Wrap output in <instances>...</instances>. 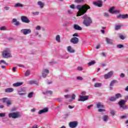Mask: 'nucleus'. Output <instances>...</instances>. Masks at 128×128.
I'll return each mask as SVG.
<instances>
[{
  "label": "nucleus",
  "mask_w": 128,
  "mask_h": 128,
  "mask_svg": "<svg viewBox=\"0 0 128 128\" xmlns=\"http://www.w3.org/2000/svg\"><path fill=\"white\" fill-rule=\"evenodd\" d=\"M86 92H82V96H86Z\"/></svg>",
  "instance_id": "60"
},
{
  "label": "nucleus",
  "mask_w": 128,
  "mask_h": 128,
  "mask_svg": "<svg viewBox=\"0 0 128 128\" xmlns=\"http://www.w3.org/2000/svg\"><path fill=\"white\" fill-rule=\"evenodd\" d=\"M67 50H68V52H70V54H74L75 52L74 50H73L72 48V46H68L67 48Z\"/></svg>",
  "instance_id": "22"
},
{
  "label": "nucleus",
  "mask_w": 128,
  "mask_h": 128,
  "mask_svg": "<svg viewBox=\"0 0 128 128\" xmlns=\"http://www.w3.org/2000/svg\"><path fill=\"white\" fill-rule=\"evenodd\" d=\"M12 22H16L14 24L15 26H20V22L16 20V18H13L12 20Z\"/></svg>",
  "instance_id": "30"
},
{
  "label": "nucleus",
  "mask_w": 128,
  "mask_h": 128,
  "mask_svg": "<svg viewBox=\"0 0 128 128\" xmlns=\"http://www.w3.org/2000/svg\"><path fill=\"white\" fill-rule=\"evenodd\" d=\"M74 28L76 30H82V28L78 24H74Z\"/></svg>",
  "instance_id": "23"
},
{
  "label": "nucleus",
  "mask_w": 128,
  "mask_h": 128,
  "mask_svg": "<svg viewBox=\"0 0 128 128\" xmlns=\"http://www.w3.org/2000/svg\"><path fill=\"white\" fill-rule=\"evenodd\" d=\"M79 98H80L78 100V102H84L86 100H88V96H82L80 95Z\"/></svg>",
  "instance_id": "15"
},
{
  "label": "nucleus",
  "mask_w": 128,
  "mask_h": 128,
  "mask_svg": "<svg viewBox=\"0 0 128 128\" xmlns=\"http://www.w3.org/2000/svg\"><path fill=\"white\" fill-rule=\"evenodd\" d=\"M15 8H24V4L20 3H16L14 5Z\"/></svg>",
  "instance_id": "27"
},
{
  "label": "nucleus",
  "mask_w": 128,
  "mask_h": 128,
  "mask_svg": "<svg viewBox=\"0 0 128 128\" xmlns=\"http://www.w3.org/2000/svg\"><path fill=\"white\" fill-rule=\"evenodd\" d=\"M69 126L70 128H75L78 126V122L74 121V122H71L69 123Z\"/></svg>",
  "instance_id": "13"
},
{
  "label": "nucleus",
  "mask_w": 128,
  "mask_h": 128,
  "mask_svg": "<svg viewBox=\"0 0 128 128\" xmlns=\"http://www.w3.org/2000/svg\"><path fill=\"white\" fill-rule=\"evenodd\" d=\"M110 114L112 116H114L116 114V111L114 110H110Z\"/></svg>",
  "instance_id": "42"
},
{
  "label": "nucleus",
  "mask_w": 128,
  "mask_h": 128,
  "mask_svg": "<svg viewBox=\"0 0 128 128\" xmlns=\"http://www.w3.org/2000/svg\"><path fill=\"white\" fill-rule=\"evenodd\" d=\"M106 40L107 44H112L113 42L112 40L110 38H106Z\"/></svg>",
  "instance_id": "28"
},
{
  "label": "nucleus",
  "mask_w": 128,
  "mask_h": 128,
  "mask_svg": "<svg viewBox=\"0 0 128 128\" xmlns=\"http://www.w3.org/2000/svg\"><path fill=\"white\" fill-rule=\"evenodd\" d=\"M93 4L94 6H98V8H102V0H98L96 2H93Z\"/></svg>",
  "instance_id": "10"
},
{
  "label": "nucleus",
  "mask_w": 128,
  "mask_h": 128,
  "mask_svg": "<svg viewBox=\"0 0 128 128\" xmlns=\"http://www.w3.org/2000/svg\"><path fill=\"white\" fill-rule=\"evenodd\" d=\"M83 19L84 20L83 24L86 26H90L91 24H92V20L90 18L87 16V15H84L83 16Z\"/></svg>",
  "instance_id": "3"
},
{
  "label": "nucleus",
  "mask_w": 128,
  "mask_h": 128,
  "mask_svg": "<svg viewBox=\"0 0 128 128\" xmlns=\"http://www.w3.org/2000/svg\"><path fill=\"white\" fill-rule=\"evenodd\" d=\"M109 100H110V102H114L115 100H116V97H110L109 98Z\"/></svg>",
  "instance_id": "39"
},
{
  "label": "nucleus",
  "mask_w": 128,
  "mask_h": 128,
  "mask_svg": "<svg viewBox=\"0 0 128 128\" xmlns=\"http://www.w3.org/2000/svg\"><path fill=\"white\" fill-rule=\"evenodd\" d=\"M64 98H70V94L64 95Z\"/></svg>",
  "instance_id": "54"
},
{
  "label": "nucleus",
  "mask_w": 128,
  "mask_h": 128,
  "mask_svg": "<svg viewBox=\"0 0 128 128\" xmlns=\"http://www.w3.org/2000/svg\"><path fill=\"white\" fill-rule=\"evenodd\" d=\"M68 13H69L70 14H72V11L71 10H68Z\"/></svg>",
  "instance_id": "63"
},
{
  "label": "nucleus",
  "mask_w": 128,
  "mask_h": 128,
  "mask_svg": "<svg viewBox=\"0 0 128 128\" xmlns=\"http://www.w3.org/2000/svg\"><path fill=\"white\" fill-rule=\"evenodd\" d=\"M31 112H36V108H34L32 109Z\"/></svg>",
  "instance_id": "62"
},
{
  "label": "nucleus",
  "mask_w": 128,
  "mask_h": 128,
  "mask_svg": "<svg viewBox=\"0 0 128 128\" xmlns=\"http://www.w3.org/2000/svg\"><path fill=\"white\" fill-rule=\"evenodd\" d=\"M102 119L103 121H104L105 122H108V115H104Z\"/></svg>",
  "instance_id": "25"
},
{
  "label": "nucleus",
  "mask_w": 128,
  "mask_h": 128,
  "mask_svg": "<svg viewBox=\"0 0 128 128\" xmlns=\"http://www.w3.org/2000/svg\"><path fill=\"white\" fill-rule=\"evenodd\" d=\"M4 64L8 65V63H6L4 60H1L0 61V64Z\"/></svg>",
  "instance_id": "44"
},
{
  "label": "nucleus",
  "mask_w": 128,
  "mask_h": 128,
  "mask_svg": "<svg viewBox=\"0 0 128 128\" xmlns=\"http://www.w3.org/2000/svg\"><path fill=\"white\" fill-rule=\"evenodd\" d=\"M72 36H77V37H79L80 36H78V33H74L73 35Z\"/></svg>",
  "instance_id": "57"
},
{
  "label": "nucleus",
  "mask_w": 128,
  "mask_h": 128,
  "mask_svg": "<svg viewBox=\"0 0 128 128\" xmlns=\"http://www.w3.org/2000/svg\"><path fill=\"white\" fill-rule=\"evenodd\" d=\"M30 74V70H27L24 74L25 76H28Z\"/></svg>",
  "instance_id": "34"
},
{
  "label": "nucleus",
  "mask_w": 128,
  "mask_h": 128,
  "mask_svg": "<svg viewBox=\"0 0 128 128\" xmlns=\"http://www.w3.org/2000/svg\"><path fill=\"white\" fill-rule=\"evenodd\" d=\"M20 32L24 36H28V34H32V30L30 28L22 29L20 30Z\"/></svg>",
  "instance_id": "7"
},
{
  "label": "nucleus",
  "mask_w": 128,
  "mask_h": 128,
  "mask_svg": "<svg viewBox=\"0 0 128 128\" xmlns=\"http://www.w3.org/2000/svg\"><path fill=\"white\" fill-rule=\"evenodd\" d=\"M41 29H42V28L40 26H37L36 27V30H40Z\"/></svg>",
  "instance_id": "49"
},
{
  "label": "nucleus",
  "mask_w": 128,
  "mask_h": 128,
  "mask_svg": "<svg viewBox=\"0 0 128 128\" xmlns=\"http://www.w3.org/2000/svg\"><path fill=\"white\" fill-rule=\"evenodd\" d=\"M11 104H12V101L8 100L6 102V106H10Z\"/></svg>",
  "instance_id": "41"
},
{
  "label": "nucleus",
  "mask_w": 128,
  "mask_h": 128,
  "mask_svg": "<svg viewBox=\"0 0 128 128\" xmlns=\"http://www.w3.org/2000/svg\"><path fill=\"white\" fill-rule=\"evenodd\" d=\"M96 108H99V110H98L99 112H106V110L104 109V106L102 102L97 103Z\"/></svg>",
  "instance_id": "6"
},
{
  "label": "nucleus",
  "mask_w": 128,
  "mask_h": 128,
  "mask_svg": "<svg viewBox=\"0 0 128 128\" xmlns=\"http://www.w3.org/2000/svg\"><path fill=\"white\" fill-rule=\"evenodd\" d=\"M122 26V24H118V25H116L115 26V30H120Z\"/></svg>",
  "instance_id": "26"
},
{
  "label": "nucleus",
  "mask_w": 128,
  "mask_h": 128,
  "mask_svg": "<svg viewBox=\"0 0 128 128\" xmlns=\"http://www.w3.org/2000/svg\"><path fill=\"white\" fill-rule=\"evenodd\" d=\"M94 64H96V62L94 60H92L88 63V66H93Z\"/></svg>",
  "instance_id": "37"
},
{
  "label": "nucleus",
  "mask_w": 128,
  "mask_h": 128,
  "mask_svg": "<svg viewBox=\"0 0 128 128\" xmlns=\"http://www.w3.org/2000/svg\"><path fill=\"white\" fill-rule=\"evenodd\" d=\"M116 18H124V19L128 18V14H120L119 15L116 16Z\"/></svg>",
  "instance_id": "17"
},
{
  "label": "nucleus",
  "mask_w": 128,
  "mask_h": 128,
  "mask_svg": "<svg viewBox=\"0 0 128 128\" xmlns=\"http://www.w3.org/2000/svg\"><path fill=\"white\" fill-rule=\"evenodd\" d=\"M122 94L120 93H118L115 95V98H116V100H118L120 98Z\"/></svg>",
  "instance_id": "36"
},
{
  "label": "nucleus",
  "mask_w": 128,
  "mask_h": 128,
  "mask_svg": "<svg viewBox=\"0 0 128 128\" xmlns=\"http://www.w3.org/2000/svg\"><path fill=\"white\" fill-rule=\"evenodd\" d=\"M76 94H72V96H70V98H71L72 100H76Z\"/></svg>",
  "instance_id": "40"
},
{
  "label": "nucleus",
  "mask_w": 128,
  "mask_h": 128,
  "mask_svg": "<svg viewBox=\"0 0 128 128\" xmlns=\"http://www.w3.org/2000/svg\"><path fill=\"white\" fill-rule=\"evenodd\" d=\"M120 76L122 78H126V74H124V73H121L120 75Z\"/></svg>",
  "instance_id": "46"
},
{
  "label": "nucleus",
  "mask_w": 128,
  "mask_h": 128,
  "mask_svg": "<svg viewBox=\"0 0 128 128\" xmlns=\"http://www.w3.org/2000/svg\"><path fill=\"white\" fill-rule=\"evenodd\" d=\"M102 86V83H96L94 84V88H100Z\"/></svg>",
  "instance_id": "32"
},
{
  "label": "nucleus",
  "mask_w": 128,
  "mask_h": 128,
  "mask_svg": "<svg viewBox=\"0 0 128 128\" xmlns=\"http://www.w3.org/2000/svg\"><path fill=\"white\" fill-rule=\"evenodd\" d=\"M119 38H120V40H124L125 38L124 36V35L119 36Z\"/></svg>",
  "instance_id": "55"
},
{
  "label": "nucleus",
  "mask_w": 128,
  "mask_h": 128,
  "mask_svg": "<svg viewBox=\"0 0 128 128\" xmlns=\"http://www.w3.org/2000/svg\"><path fill=\"white\" fill-rule=\"evenodd\" d=\"M44 94L46 96H52V90H47L43 92Z\"/></svg>",
  "instance_id": "21"
},
{
  "label": "nucleus",
  "mask_w": 128,
  "mask_h": 128,
  "mask_svg": "<svg viewBox=\"0 0 128 128\" xmlns=\"http://www.w3.org/2000/svg\"><path fill=\"white\" fill-rule=\"evenodd\" d=\"M48 72H50V70H48L46 68L43 69L42 76H39L40 78L42 79V78H46V76L48 74Z\"/></svg>",
  "instance_id": "8"
},
{
  "label": "nucleus",
  "mask_w": 128,
  "mask_h": 128,
  "mask_svg": "<svg viewBox=\"0 0 128 128\" xmlns=\"http://www.w3.org/2000/svg\"><path fill=\"white\" fill-rule=\"evenodd\" d=\"M37 4L39 6L40 8H44V3L42 2V1H38Z\"/></svg>",
  "instance_id": "19"
},
{
  "label": "nucleus",
  "mask_w": 128,
  "mask_h": 128,
  "mask_svg": "<svg viewBox=\"0 0 128 128\" xmlns=\"http://www.w3.org/2000/svg\"><path fill=\"white\" fill-rule=\"evenodd\" d=\"M114 7H112L110 10H109V12H110V14H114Z\"/></svg>",
  "instance_id": "33"
},
{
  "label": "nucleus",
  "mask_w": 128,
  "mask_h": 128,
  "mask_svg": "<svg viewBox=\"0 0 128 128\" xmlns=\"http://www.w3.org/2000/svg\"><path fill=\"white\" fill-rule=\"evenodd\" d=\"M34 96V92H30L28 94V98H32Z\"/></svg>",
  "instance_id": "35"
},
{
  "label": "nucleus",
  "mask_w": 128,
  "mask_h": 128,
  "mask_svg": "<svg viewBox=\"0 0 128 128\" xmlns=\"http://www.w3.org/2000/svg\"><path fill=\"white\" fill-rule=\"evenodd\" d=\"M112 74H114V71H110L109 72L104 75V78H105V80H108V78H110L111 76H112Z\"/></svg>",
  "instance_id": "9"
},
{
  "label": "nucleus",
  "mask_w": 128,
  "mask_h": 128,
  "mask_svg": "<svg viewBox=\"0 0 128 128\" xmlns=\"http://www.w3.org/2000/svg\"><path fill=\"white\" fill-rule=\"evenodd\" d=\"M10 8L8 6H6L4 7V10H10Z\"/></svg>",
  "instance_id": "47"
},
{
  "label": "nucleus",
  "mask_w": 128,
  "mask_h": 128,
  "mask_svg": "<svg viewBox=\"0 0 128 128\" xmlns=\"http://www.w3.org/2000/svg\"><path fill=\"white\" fill-rule=\"evenodd\" d=\"M104 16L106 18H110V14H108V12H104Z\"/></svg>",
  "instance_id": "53"
},
{
  "label": "nucleus",
  "mask_w": 128,
  "mask_h": 128,
  "mask_svg": "<svg viewBox=\"0 0 128 128\" xmlns=\"http://www.w3.org/2000/svg\"><path fill=\"white\" fill-rule=\"evenodd\" d=\"M116 82H117L116 80H113L110 82V90H112V86H114V84H116Z\"/></svg>",
  "instance_id": "20"
},
{
  "label": "nucleus",
  "mask_w": 128,
  "mask_h": 128,
  "mask_svg": "<svg viewBox=\"0 0 128 128\" xmlns=\"http://www.w3.org/2000/svg\"><path fill=\"white\" fill-rule=\"evenodd\" d=\"M75 2L80 4V2H84V0H75Z\"/></svg>",
  "instance_id": "43"
},
{
  "label": "nucleus",
  "mask_w": 128,
  "mask_h": 128,
  "mask_svg": "<svg viewBox=\"0 0 128 128\" xmlns=\"http://www.w3.org/2000/svg\"><path fill=\"white\" fill-rule=\"evenodd\" d=\"M0 30H6V26H2L0 28Z\"/></svg>",
  "instance_id": "51"
},
{
  "label": "nucleus",
  "mask_w": 128,
  "mask_h": 128,
  "mask_svg": "<svg viewBox=\"0 0 128 128\" xmlns=\"http://www.w3.org/2000/svg\"><path fill=\"white\" fill-rule=\"evenodd\" d=\"M126 100H120L118 102L120 108H122L124 110L128 108V105H126Z\"/></svg>",
  "instance_id": "5"
},
{
  "label": "nucleus",
  "mask_w": 128,
  "mask_h": 128,
  "mask_svg": "<svg viewBox=\"0 0 128 128\" xmlns=\"http://www.w3.org/2000/svg\"><path fill=\"white\" fill-rule=\"evenodd\" d=\"M92 106H94V105L91 104V105L88 106L87 108H88V110H90V108H92Z\"/></svg>",
  "instance_id": "58"
},
{
  "label": "nucleus",
  "mask_w": 128,
  "mask_h": 128,
  "mask_svg": "<svg viewBox=\"0 0 128 128\" xmlns=\"http://www.w3.org/2000/svg\"><path fill=\"white\" fill-rule=\"evenodd\" d=\"M14 90V88H7L5 90V92H6V93L12 92Z\"/></svg>",
  "instance_id": "24"
},
{
  "label": "nucleus",
  "mask_w": 128,
  "mask_h": 128,
  "mask_svg": "<svg viewBox=\"0 0 128 128\" xmlns=\"http://www.w3.org/2000/svg\"><path fill=\"white\" fill-rule=\"evenodd\" d=\"M76 78L78 80H84V78L82 76H78Z\"/></svg>",
  "instance_id": "48"
},
{
  "label": "nucleus",
  "mask_w": 128,
  "mask_h": 128,
  "mask_svg": "<svg viewBox=\"0 0 128 128\" xmlns=\"http://www.w3.org/2000/svg\"><path fill=\"white\" fill-rule=\"evenodd\" d=\"M128 118V116H121L120 118L124 120V118Z\"/></svg>",
  "instance_id": "56"
},
{
  "label": "nucleus",
  "mask_w": 128,
  "mask_h": 128,
  "mask_svg": "<svg viewBox=\"0 0 128 128\" xmlns=\"http://www.w3.org/2000/svg\"><path fill=\"white\" fill-rule=\"evenodd\" d=\"M1 100H3L2 102L4 103V102H8V98H4L1 99Z\"/></svg>",
  "instance_id": "38"
},
{
  "label": "nucleus",
  "mask_w": 128,
  "mask_h": 128,
  "mask_svg": "<svg viewBox=\"0 0 128 128\" xmlns=\"http://www.w3.org/2000/svg\"><path fill=\"white\" fill-rule=\"evenodd\" d=\"M56 40L57 42H60V36L59 34L56 35Z\"/></svg>",
  "instance_id": "31"
},
{
  "label": "nucleus",
  "mask_w": 128,
  "mask_h": 128,
  "mask_svg": "<svg viewBox=\"0 0 128 128\" xmlns=\"http://www.w3.org/2000/svg\"><path fill=\"white\" fill-rule=\"evenodd\" d=\"M70 8L74 9V4H72L70 6Z\"/></svg>",
  "instance_id": "59"
},
{
  "label": "nucleus",
  "mask_w": 128,
  "mask_h": 128,
  "mask_svg": "<svg viewBox=\"0 0 128 128\" xmlns=\"http://www.w3.org/2000/svg\"><path fill=\"white\" fill-rule=\"evenodd\" d=\"M76 8L78 10V12L77 13L76 16H84V14H86L88 12V10H90V7L88 5H77Z\"/></svg>",
  "instance_id": "1"
},
{
  "label": "nucleus",
  "mask_w": 128,
  "mask_h": 128,
  "mask_svg": "<svg viewBox=\"0 0 128 128\" xmlns=\"http://www.w3.org/2000/svg\"><path fill=\"white\" fill-rule=\"evenodd\" d=\"M48 112V108H46L42 110H40L38 112V114H44Z\"/></svg>",
  "instance_id": "16"
},
{
  "label": "nucleus",
  "mask_w": 128,
  "mask_h": 128,
  "mask_svg": "<svg viewBox=\"0 0 128 128\" xmlns=\"http://www.w3.org/2000/svg\"><path fill=\"white\" fill-rule=\"evenodd\" d=\"M116 47L118 48H124V45H122V44H118V45H117Z\"/></svg>",
  "instance_id": "52"
},
{
  "label": "nucleus",
  "mask_w": 128,
  "mask_h": 128,
  "mask_svg": "<svg viewBox=\"0 0 128 128\" xmlns=\"http://www.w3.org/2000/svg\"><path fill=\"white\" fill-rule=\"evenodd\" d=\"M28 84H38V82L36 80H30L28 81Z\"/></svg>",
  "instance_id": "29"
},
{
  "label": "nucleus",
  "mask_w": 128,
  "mask_h": 128,
  "mask_svg": "<svg viewBox=\"0 0 128 128\" xmlns=\"http://www.w3.org/2000/svg\"><path fill=\"white\" fill-rule=\"evenodd\" d=\"M70 42L74 44H78V38L76 37H73L72 38H71Z\"/></svg>",
  "instance_id": "14"
},
{
  "label": "nucleus",
  "mask_w": 128,
  "mask_h": 128,
  "mask_svg": "<svg viewBox=\"0 0 128 128\" xmlns=\"http://www.w3.org/2000/svg\"><path fill=\"white\" fill-rule=\"evenodd\" d=\"M32 14H34V16H38V14H40V12H32Z\"/></svg>",
  "instance_id": "45"
},
{
  "label": "nucleus",
  "mask_w": 128,
  "mask_h": 128,
  "mask_svg": "<svg viewBox=\"0 0 128 128\" xmlns=\"http://www.w3.org/2000/svg\"><path fill=\"white\" fill-rule=\"evenodd\" d=\"M8 118H18L22 116V113L20 112H13L8 114Z\"/></svg>",
  "instance_id": "4"
},
{
  "label": "nucleus",
  "mask_w": 128,
  "mask_h": 128,
  "mask_svg": "<svg viewBox=\"0 0 128 128\" xmlns=\"http://www.w3.org/2000/svg\"><path fill=\"white\" fill-rule=\"evenodd\" d=\"M2 56L4 58H12V52L10 48H6L3 50L2 52Z\"/></svg>",
  "instance_id": "2"
},
{
  "label": "nucleus",
  "mask_w": 128,
  "mask_h": 128,
  "mask_svg": "<svg viewBox=\"0 0 128 128\" xmlns=\"http://www.w3.org/2000/svg\"><path fill=\"white\" fill-rule=\"evenodd\" d=\"M6 116V113H0V118H4Z\"/></svg>",
  "instance_id": "50"
},
{
  "label": "nucleus",
  "mask_w": 128,
  "mask_h": 128,
  "mask_svg": "<svg viewBox=\"0 0 128 128\" xmlns=\"http://www.w3.org/2000/svg\"><path fill=\"white\" fill-rule=\"evenodd\" d=\"M32 128H38V125L36 124L33 126Z\"/></svg>",
  "instance_id": "64"
},
{
  "label": "nucleus",
  "mask_w": 128,
  "mask_h": 128,
  "mask_svg": "<svg viewBox=\"0 0 128 128\" xmlns=\"http://www.w3.org/2000/svg\"><path fill=\"white\" fill-rule=\"evenodd\" d=\"M78 70H82V67H78Z\"/></svg>",
  "instance_id": "61"
},
{
  "label": "nucleus",
  "mask_w": 128,
  "mask_h": 128,
  "mask_svg": "<svg viewBox=\"0 0 128 128\" xmlns=\"http://www.w3.org/2000/svg\"><path fill=\"white\" fill-rule=\"evenodd\" d=\"M17 92L20 96H24L26 94V90L24 88H21L17 90Z\"/></svg>",
  "instance_id": "12"
},
{
  "label": "nucleus",
  "mask_w": 128,
  "mask_h": 128,
  "mask_svg": "<svg viewBox=\"0 0 128 128\" xmlns=\"http://www.w3.org/2000/svg\"><path fill=\"white\" fill-rule=\"evenodd\" d=\"M21 20L22 22H24L25 24H28L30 22L28 18L26 16H22L21 17Z\"/></svg>",
  "instance_id": "11"
},
{
  "label": "nucleus",
  "mask_w": 128,
  "mask_h": 128,
  "mask_svg": "<svg viewBox=\"0 0 128 128\" xmlns=\"http://www.w3.org/2000/svg\"><path fill=\"white\" fill-rule=\"evenodd\" d=\"M24 84V82H17L16 83H14L12 84V86L18 88V86H22Z\"/></svg>",
  "instance_id": "18"
}]
</instances>
